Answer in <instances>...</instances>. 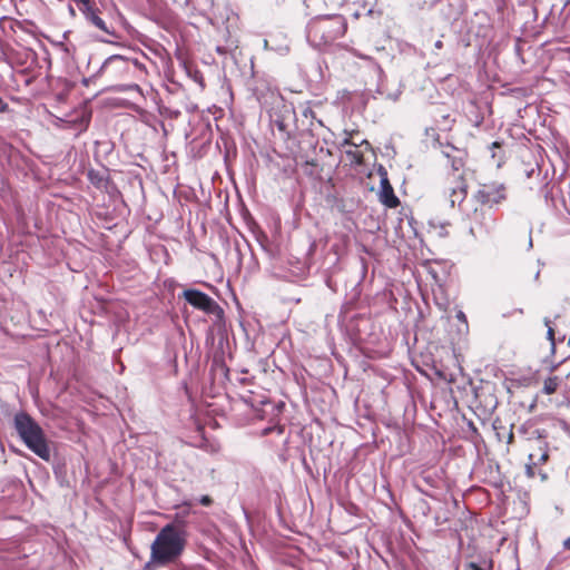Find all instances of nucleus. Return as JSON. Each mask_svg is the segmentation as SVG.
Instances as JSON below:
<instances>
[{
  "label": "nucleus",
  "instance_id": "1",
  "mask_svg": "<svg viewBox=\"0 0 570 570\" xmlns=\"http://www.w3.org/2000/svg\"><path fill=\"white\" fill-rule=\"evenodd\" d=\"M14 429L24 445L43 461H50L51 450L42 428L26 412L13 419Z\"/></svg>",
  "mask_w": 570,
  "mask_h": 570
},
{
  "label": "nucleus",
  "instance_id": "2",
  "mask_svg": "<svg viewBox=\"0 0 570 570\" xmlns=\"http://www.w3.org/2000/svg\"><path fill=\"white\" fill-rule=\"evenodd\" d=\"M186 540L183 531L173 524L164 527L151 544V560L165 566L175 561L184 551Z\"/></svg>",
  "mask_w": 570,
  "mask_h": 570
},
{
  "label": "nucleus",
  "instance_id": "3",
  "mask_svg": "<svg viewBox=\"0 0 570 570\" xmlns=\"http://www.w3.org/2000/svg\"><path fill=\"white\" fill-rule=\"evenodd\" d=\"M462 213L470 220L469 229L474 238H483L494 232L497 219L491 208L469 199L462 207Z\"/></svg>",
  "mask_w": 570,
  "mask_h": 570
},
{
  "label": "nucleus",
  "instance_id": "4",
  "mask_svg": "<svg viewBox=\"0 0 570 570\" xmlns=\"http://www.w3.org/2000/svg\"><path fill=\"white\" fill-rule=\"evenodd\" d=\"M79 10L90 26L104 33V36L97 37L99 41L114 43L111 38L117 39L118 35L114 26L111 23H107V21L101 17V11L98 8L90 4L89 7H79Z\"/></svg>",
  "mask_w": 570,
  "mask_h": 570
},
{
  "label": "nucleus",
  "instance_id": "5",
  "mask_svg": "<svg viewBox=\"0 0 570 570\" xmlns=\"http://www.w3.org/2000/svg\"><path fill=\"white\" fill-rule=\"evenodd\" d=\"M471 199L485 207L492 208L507 199L505 186L497 183L484 184Z\"/></svg>",
  "mask_w": 570,
  "mask_h": 570
},
{
  "label": "nucleus",
  "instance_id": "6",
  "mask_svg": "<svg viewBox=\"0 0 570 570\" xmlns=\"http://www.w3.org/2000/svg\"><path fill=\"white\" fill-rule=\"evenodd\" d=\"M344 32V26L343 23H340L337 28H333L331 26V19H324L321 21H317L316 23L312 24L308 28L307 37L316 38L318 35H321V38L324 43L332 42L335 40L338 36L343 35Z\"/></svg>",
  "mask_w": 570,
  "mask_h": 570
},
{
  "label": "nucleus",
  "instance_id": "7",
  "mask_svg": "<svg viewBox=\"0 0 570 570\" xmlns=\"http://www.w3.org/2000/svg\"><path fill=\"white\" fill-rule=\"evenodd\" d=\"M183 297L195 308L212 314L218 307L217 303L206 293L198 289H185Z\"/></svg>",
  "mask_w": 570,
  "mask_h": 570
},
{
  "label": "nucleus",
  "instance_id": "8",
  "mask_svg": "<svg viewBox=\"0 0 570 570\" xmlns=\"http://www.w3.org/2000/svg\"><path fill=\"white\" fill-rule=\"evenodd\" d=\"M380 187V202L389 208L397 207L400 200L394 194V189L386 177V173L381 177Z\"/></svg>",
  "mask_w": 570,
  "mask_h": 570
},
{
  "label": "nucleus",
  "instance_id": "9",
  "mask_svg": "<svg viewBox=\"0 0 570 570\" xmlns=\"http://www.w3.org/2000/svg\"><path fill=\"white\" fill-rule=\"evenodd\" d=\"M112 67L115 72L128 70V59L120 55H112L108 57L98 71L95 73V77H101Z\"/></svg>",
  "mask_w": 570,
  "mask_h": 570
},
{
  "label": "nucleus",
  "instance_id": "10",
  "mask_svg": "<svg viewBox=\"0 0 570 570\" xmlns=\"http://www.w3.org/2000/svg\"><path fill=\"white\" fill-rule=\"evenodd\" d=\"M465 197H466V184L464 183L462 177L459 176L454 183V186L449 188V200H450L451 206L453 207L455 204H458L460 206V208L462 209V207L466 203V202H464Z\"/></svg>",
  "mask_w": 570,
  "mask_h": 570
},
{
  "label": "nucleus",
  "instance_id": "11",
  "mask_svg": "<svg viewBox=\"0 0 570 570\" xmlns=\"http://www.w3.org/2000/svg\"><path fill=\"white\" fill-rule=\"evenodd\" d=\"M90 122V116H82L75 120L67 121L68 127H72L78 130V134L87 130Z\"/></svg>",
  "mask_w": 570,
  "mask_h": 570
},
{
  "label": "nucleus",
  "instance_id": "12",
  "mask_svg": "<svg viewBox=\"0 0 570 570\" xmlns=\"http://www.w3.org/2000/svg\"><path fill=\"white\" fill-rule=\"evenodd\" d=\"M560 379L558 376L548 377L543 383V392L546 394H552L557 391Z\"/></svg>",
  "mask_w": 570,
  "mask_h": 570
},
{
  "label": "nucleus",
  "instance_id": "13",
  "mask_svg": "<svg viewBox=\"0 0 570 570\" xmlns=\"http://www.w3.org/2000/svg\"><path fill=\"white\" fill-rule=\"evenodd\" d=\"M544 325L548 327L547 336L551 343V347L556 346L554 330L551 327V322L548 317L544 318Z\"/></svg>",
  "mask_w": 570,
  "mask_h": 570
},
{
  "label": "nucleus",
  "instance_id": "14",
  "mask_svg": "<svg viewBox=\"0 0 570 570\" xmlns=\"http://www.w3.org/2000/svg\"><path fill=\"white\" fill-rule=\"evenodd\" d=\"M346 155L348 157H351L353 160H355L356 163H361V160H362V155L358 154L357 151L346 150Z\"/></svg>",
  "mask_w": 570,
  "mask_h": 570
},
{
  "label": "nucleus",
  "instance_id": "15",
  "mask_svg": "<svg viewBox=\"0 0 570 570\" xmlns=\"http://www.w3.org/2000/svg\"><path fill=\"white\" fill-rule=\"evenodd\" d=\"M199 503L204 507H209L213 503V499L209 495H203L199 499Z\"/></svg>",
  "mask_w": 570,
  "mask_h": 570
},
{
  "label": "nucleus",
  "instance_id": "16",
  "mask_svg": "<svg viewBox=\"0 0 570 570\" xmlns=\"http://www.w3.org/2000/svg\"><path fill=\"white\" fill-rule=\"evenodd\" d=\"M9 105L0 97V112H7Z\"/></svg>",
  "mask_w": 570,
  "mask_h": 570
},
{
  "label": "nucleus",
  "instance_id": "17",
  "mask_svg": "<svg viewBox=\"0 0 570 570\" xmlns=\"http://www.w3.org/2000/svg\"><path fill=\"white\" fill-rule=\"evenodd\" d=\"M462 166H463V163H462V160H461V159H454V160L452 161V167H453V169H454V170H456V171H458Z\"/></svg>",
  "mask_w": 570,
  "mask_h": 570
},
{
  "label": "nucleus",
  "instance_id": "18",
  "mask_svg": "<svg viewBox=\"0 0 570 570\" xmlns=\"http://www.w3.org/2000/svg\"><path fill=\"white\" fill-rule=\"evenodd\" d=\"M465 570H483L480 566L474 562H470L466 564Z\"/></svg>",
  "mask_w": 570,
  "mask_h": 570
},
{
  "label": "nucleus",
  "instance_id": "19",
  "mask_svg": "<svg viewBox=\"0 0 570 570\" xmlns=\"http://www.w3.org/2000/svg\"><path fill=\"white\" fill-rule=\"evenodd\" d=\"M303 116L305 118H308V117L314 118V111L307 107L303 110Z\"/></svg>",
  "mask_w": 570,
  "mask_h": 570
},
{
  "label": "nucleus",
  "instance_id": "20",
  "mask_svg": "<svg viewBox=\"0 0 570 570\" xmlns=\"http://www.w3.org/2000/svg\"><path fill=\"white\" fill-rule=\"evenodd\" d=\"M421 509H422L423 514H428V512L430 511V507L426 501L422 500Z\"/></svg>",
  "mask_w": 570,
  "mask_h": 570
},
{
  "label": "nucleus",
  "instance_id": "21",
  "mask_svg": "<svg viewBox=\"0 0 570 570\" xmlns=\"http://www.w3.org/2000/svg\"><path fill=\"white\" fill-rule=\"evenodd\" d=\"M562 547L564 550H570V537L563 540Z\"/></svg>",
  "mask_w": 570,
  "mask_h": 570
},
{
  "label": "nucleus",
  "instance_id": "22",
  "mask_svg": "<svg viewBox=\"0 0 570 570\" xmlns=\"http://www.w3.org/2000/svg\"><path fill=\"white\" fill-rule=\"evenodd\" d=\"M342 145H343V146L351 145V146H353V147H356V146H357L355 142H352V140H351L350 138L344 139V141H343V144H342Z\"/></svg>",
  "mask_w": 570,
  "mask_h": 570
},
{
  "label": "nucleus",
  "instance_id": "23",
  "mask_svg": "<svg viewBox=\"0 0 570 570\" xmlns=\"http://www.w3.org/2000/svg\"><path fill=\"white\" fill-rule=\"evenodd\" d=\"M456 317H458L460 321H464V322L466 321V318H465V314H464L462 311H460V312L456 314Z\"/></svg>",
  "mask_w": 570,
  "mask_h": 570
},
{
  "label": "nucleus",
  "instance_id": "24",
  "mask_svg": "<svg viewBox=\"0 0 570 570\" xmlns=\"http://www.w3.org/2000/svg\"><path fill=\"white\" fill-rule=\"evenodd\" d=\"M155 564H156V563H154L153 561H151V562H148V563L145 566L144 570H154Z\"/></svg>",
  "mask_w": 570,
  "mask_h": 570
},
{
  "label": "nucleus",
  "instance_id": "25",
  "mask_svg": "<svg viewBox=\"0 0 570 570\" xmlns=\"http://www.w3.org/2000/svg\"><path fill=\"white\" fill-rule=\"evenodd\" d=\"M547 459H548V453L547 452H542L540 454L539 461L544 462Z\"/></svg>",
  "mask_w": 570,
  "mask_h": 570
},
{
  "label": "nucleus",
  "instance_id": "26",
  "mask_svg": "<svg viewBox=\"0 0 570 570\" xmlns=\"http://www.w3.org/2000/svg\"><path fill=\"white\" fill-rule=\"evenodd\" d=\"M399 96H400V92H396V94L390 95L389 97H390L392 100H394V101H395V100H397Z\"/></svg>",
  "mask_w": 570,
  "mask_h": 570
},
{
  "label": "nucleus",
  "instance_id": "27",
  "mask_svg": "<svg viewBox=\"0 0 570 570\" xmlns=\"http://www.w3.org/2000/svg\"><path fill=\"white\" fill-rule=\"evenodd\" d=\"M500 147H501V145L498 141H494V142L491 144V149L500 148Z\"/></svg>",
  "mask_w": 570,
  "mask_h": 570
},
{
  "label": "nucleus",
  "instance_id": "28",
  "mask_svg": "<svg viewBox=\"0 0 570 570\" xmlns=\"http://www.w3.org/2000/svg\"><path fill=\"white\" fill-rule=\"evenodd\" d=\"M89 178L90 180L94 183V184H97L96 180H95V175L92 171L89 173Z\"/></svg>",
  "mask_w": 570,
  "mask_h": 570
},
{
  "label": "nucleus",
  "instance_id": "29",
  "mask_svg": "<svg viewBox=\"0 0 570 570\" xmlns=\"http://www.w3.org/2000/svg\"><path fill=\"white\" fill-rule=\"evenodd\" d=\"M435 48H438V49L442 48V41L441 40H438L435 42Z\"/></svg>",
  "mask_w": 570,
  "mask_h": 570
},
{
  "label": "nucleus",
  "instance_id": "30",
  "mask_svg": "<svg viewBox=\"0 0 570 570\" xmlns=\"http://www.w3.org/2000/svg\"><path fill=\"white\" fill-rule=\"evenodd\" d=\"M512 440H513V433H510V434H509V439H508V443H511V442H512Z\"/></svg>",
  "mask_w": 570,
  "mask_h": 570
},
{
  "label": "nucleus",
  "instance_id": "31",
  "mask_svg": "<svg viewBox=\"0 0 570 570\" xmlns=\"http://www.w3.org/2000/svg\"><path fill=\"white\" fill-rule=\"evenodd\" d=\"M440 521H441V518L435 517V523H436L438 525H439V524H441V522H440Z\"/></svg>",
  "mask_w": 570,
  "mask_h": 570
},
{
  "label": "nucleus",
  "instance_id": "32",
  "mask_svg": "<svg viewBox=\"0 0 570 570\" xmlns=\"http://www.w3.org/2000/svg\"><path fill=\"white\" fill-rule=\"evenodd\" d=\"M539 275H540V271H538L534 275V278L538 279L539 278Z\"/></svg>",
  "mask_w": 570,
  "mask_h": 570
},
{
  "label": "nucleus",
  "instance_id": "33",
  "mask_svg": "<svg viewBox=\"0 0 570 570\" xmlns=\"http://www.w3.org/2000/svg\"><path fill=\"white\" fill-rule=\"evenodd\" d=\"M70 9V13L73 16L75 14V10L72 7L69 8Z\"/></svg>",
  "mask_w": 570,
  "mask_h": 570
},
{
  "label": "nucleus",
  "instance_id": "34",
  "mask_svg": "<svg viewBox=\"0 0 570 570\" xmlns=\"http://www.w3.org/2000/svg\"><path fill=\"white\" fill-rule=\"evenodd\" d=\"M529 458H530L531 461H533L534 460V454L531 453Z\"/></svg>",
  "mask_w": 570,
  "mask_h": 570
},
{
  "label": "nucleus",
  "instance_id": "35",
  "mask_svg": "<svg viewBox=\"0 0 570 570\" xmlns=\"http://www.w3.org/2000/svg\"><path fill=\"white\" fill-rule=\"evenodd\" d=\"M132 88H135V89H137V90H139V89H140L138 85H134V86H132Z\"/></svg>",
  "mask_w": 570,
  "mask_h": 570
},
{
  "label": "nucleus",
  "instance_id": "36",
  "mask_svg": "<svg viewBox=\"0 0 570 570\" xmlns=\"http://www.w3.org/2000/svg\"><path fill=\"white\" fill-rule=\"evenodd\" d=\"M529 247H532V239H529Z\"/></svg>",
  "mask_w": 570,
  "mask_h": 570
}]
</instances>
